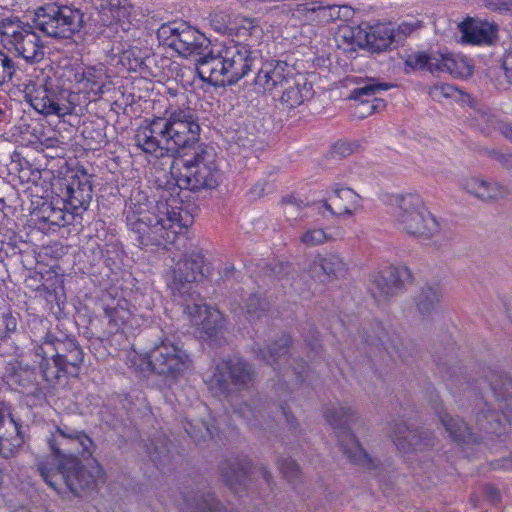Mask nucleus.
I'll return each mask as SVG.
<instances>
[{
	"mask_svg": "<svg viewBox=\"0 0 512 512\" xmlns=\"http://www.w3.org/2000/svg\"><path fill=\"white\" fill-rule=\"evenodd\" d=\"M157 38L162 46L183 57L200 56L210 46V40L185 21L162 24L157 30Z\"/></svg>",
	"mask_w": 512,
	"mask_h": 512,
	"instance_id": "9",
	"label": "nucleus"
},
{
	"mask_svg": "<svg viewBox=\"0 0 512 512\" xmlns=\"http://www.w3.org/2000/svg\"><path fill=\"white\" fill-rule=\"evenodd\" d=\"M255 52L247 44L230 42L224 45V63L228 70L227 85L243 78L253 66Z\"/></svg>",
	"mask_w": 512,
	"mask_h": 512,
	"instance_id": "18",
	"label": "nucleus"
},
{
	"mask_svg": "<svg viewBox=\"0 0 512 512\" xmlns=\"http://www.w3.org/2000/svg\"><path fill=\"white\" fill-rule=\"evenodd\" d=\"M81 10L59 3L38 7L33 16L35 28L46 36L60 39L71 38L84 24Z\"/></svg>",
	"mask_w": 512,
	"mask_h": 512,
	"instance_id": "8",
	"label": "nucleus"
},
{
	"mask_svg": "<svg viewBox=\"0 0 512 512\" xmlns=\"http://www.w3.org/2000/svg\"><path fill=\"white\" fill-rule=\"evenodd\" d=\"M48 444L52 455L39 458L36 469L45 483L56 492L64 488L79 496L95 487L96 478L103 470L96 465L90 470L79 460L91 457L94 450L92 439L83 431L62 421L51 434Z\"/></svg>",
	"mask_w": 512,
	"mask_h": 512,
	"instance_id": "1",
	"label": "nucleus"
},
{
	"mask_svg": "<svg viewBox=\"0 0 512 512\" xmlns=\"http://www.w3.org/2000/svg\"><path fill=\"white\" fill-rule=\"evenodd\" d=\"M16 375L19 378V384L23 387H28L33 385L36 382V373L35 370L29 368L28 366L22 367L20 366Z\"/></svg>",
	"mask_w": 512,
	"mask_h": 512,
	"instance_id": "53",
	"label": "nucleus"
},
{
	"mask_svg": "<svg viewBox=\"0 0 512 512\" xmlns=\"http://www.w3.org/2000/svg\"><path fill=\"white\" fill-rule=\"evenodd\" d=\"M30 105L45 116L56 115L63 117L71 114L75 103L70 98H27Z\"/></svg>",
	"mask_w": 512,
	"mask_h": 512,
	"instance_id": "35",
	"label": "nucleus"
},
{
	"mask_svg": "<svg viewBox=\"0 0 512 512\" xmlns=\"http://www.w3.org/2000/svg\"><path fill=\"white\" fill-rule=\"evenodd\" d=\"M395 202L396 221L406 233L417 238L430 239L440 232L438 221L427 210L418 194L398 195Z\"/></svg>",
	"mask_w": 512,
	"mask_h": 512,
	"instance_id": "7",
	"label": "nucleus"
},
{
	"mask_svg": "<svg viewBox=\"0 0 512 512\" xmlns=\"http://www.w3.org/2000/svg\"><path fill=\"white\" fill-rule=\"evenodd\" d=\"M485 496L487 499H489L491 502L495 503L500 500V494L499 491L492 485H488L485 487Z\"/></svg>",
	"mask_w": 512,
	"mask_h": 512,
	"instance_id": "61",
	"label": "nucleus"
},
{
	"mask_svg": "<svg viewBox=\"0 0 512 512\" xmlns=\"http://www.w3.org/2000/svg\"><path fill=\"white\" fill-rule=\"evenodd\" d=\"M503 168L512 170V153H502L497 161Z\"/></svg>",
	"mask_w": 512,
	"mask_h": 512,
	"instance_id": "62",
	"label": "nucleus"
},
{
	"mask_svg": "<svg viewBox=\"0 0 512 512\" xmlns=\"http://www.w3.org/2000/svg\"><path fill=\"white\" fill-rule=\"evenodd\" d=\"M75 83L69 96L74 94H104L110 93L112 83L103 65L86 67L82 72L75 73Z\"/></svg>",
	"mask_w": 512,
	"mask_h": 512,
	"instance_id": "19",
	"label": "nucleus"
},
{
	"mask_svg": "<svg viewBox=\"0 0 512 512\" xmlns=\"http://www.w3.org/2000/svg\"><path fill=\"white\" fill-rule=\"evenodd\" d=\"M484 154H486L489 158L498 161L499 157H501L502 153L500 150L497 149H489V148H483L481 150Z\"/></svg>",
	"mask_w": 512,
	"mask_h": 512,
	"instance_id": "64",
	"label": "nucleus"
},
{
	"mask_svg": "<svg viewBox=\"0 0 512 512\" xmlns=\"http://www.w3.org/2000/svg\"><path fill=\"white\" fill-rule=\"evenodd\" d=\"M442 296L439 284H425L414 298L416 309L422 316L430 315L440 302Z\"/></svg>",
	"mask_w": 512,
	"mask_h": 512,
	"instance_id": "38",
	"label": "nucleus"
},
{
	"mask_svg": "<svg viewBox=\"0 0 512 512\" xmlns=\"http://www.w3.org/2000/svg\"><path fill=\"white\" fill-rule=\"evenodd\" d=\"M290 267L291 266L288 263L277 262L273 266L268 265L266 273L270 277H276L278 279H283L286 276H288V274L290 272Z\"/></svg>",
	"mask_w": 512,
	"mask_h": 512,
	"instance_id": "54",
	"label": "nucleus"
},
{
	"mask_svg": "<svg viewBox=\"0 0 512 512\" xmlns=\"http://www.w3.org/2000/svg\"><path fill=\"white\" fill-rule=\"evenodd\" d=\"M248 462L227 461L221 466L223 481L235 493L246 489L248 481Z\"/></svg>",
	"mask_w": 512,
	"mask_h": 512,
	"instance_id": "34",
	"label": "nucleus"
},
{
	"mask_svg": "<svg viewBox=\"0 0 512 512\" xmlns=\"http://www.w3.org/2000/svg\"><path fill=\"white\" fill-rule=\"evenodd\" d=\"M335 197L341 201H345L347 206L353 210L358 206L359 196L350 188H335Z\"/></svg>",
	"mask_w": 512,
	"mask_h": 512,
	"instance_id": "50",
	"label": "nucleus"
},
{
	"mask_svg": "<svg viewBox=\"0 0 512 512\" xmlns=\"http://www.w3.org/2000/svg\"><path fill=\"white\" fill-rule=\"evenodd\" d=\"M434 409L442 426L454 441L460 443L476 442V437L462 419L449 415L441 403H436Z\"/></svg>",
	"mask_w": 512,
	"mask_h": 512,
	"instance_id": "29",
	"label": "nucleus"
},
{
	"mask_svg": "<svg viewBox=\"0 0 512 512\" xmlns=\"http://www.w3.org/2000/svg\"><path fill=\"white\" fill-rule=\"evenodd\" d=\"M339 39L346 43L350 50H355L356 47L364 48L367 42V35H365V28L346 27L339 32Z\"/></svg>",
	"mask_w": 512,
	"mask_h": 512,
	"instance_id": "44",
	"label": "nucleus"
},
{
	"mask_svg": "<svg viewBox=\"0 0 512 512\" xmlns=\"http://www.w3.org/2000/svg\"><path fill=\"white\" fill-rule=\"evenodd\" d=\"M278 467L283 476L290 482L295 481L300 476L299 465L290 458H282L278 460Z\"/></svg>",
	"mask_w": 512,
	"mask_h": 512,
	"instance_id": "47",
	"label": "nucleus"
},
{
	"mask_svg": "<svg viewBox=\"0 0 512 512\" xmlns=\"http://www.w3.org/2000/svg\"><path fill=\"white\" fill-rule=\"evenodd\" d=\"M315 264L319 265L323 273L331 278L338 279L344 277L347 272V264L336 253L319 255L315 260Z\"/></svg>",
	"mask_w": 512,
	"mask_h": 512,
	"instance_id": "40",
	"label": "nucleus"
},
{
	"mask_svg": "<svg viewBox=\"0 0 512 512\" xmlns=\"http://www.w3.org/2000/svg\"><path fill=\"white\" fill-rule=\"evenodd\" d=\"M187 512H226L222 504L210 493L185 498Z\"/></svg>",
	"mask_w": 512,
	"mask_h": 512,
	"instance_id": "39",
	"label": "nucleus"
},
{
	"mask_svg": "<svg viewBox=\"0 0 512 512\" xmlns=\"http://www.w3.org/2000/svg\"><path fill=\"white\" fill-rule=\"evenodd\" d=\"M147 366L158 375L177 379L192 366V360L181 345L165 338L148 354Z\"/></svg>",
	"mask_w": 512,
	"mask_h": 512,
	"instance_id": "11",
	"label": "nucleus"
},
{
	"mask_svg": "<svg viewBox=\"0 0 512 512\" xmlns=\"http://www.w3.org/2000/svg\"><path fill=\"white\" fill-rule=\"evenodd\" d=\"M134 141L143 152L163 156L166 151L162 119L152 121L147 126L139 127L134 135Z\"/></svg>",
	"mask_w": 512,
	"mask_h": 512,
	"instance_id": "25",
	"label": "nucleus"
},
{
	"mask_svg": "<svg viewBox=\"0 0 512 512\" xmlns=\"http://www.w3.org/2000/svg\"><path fill=\"white\" fill-rule=\"evenodd\" d=\"M255 378L256 371L252 364L242 358H233L217 363L206 383L215 396L221 397L232 387L238 390L248 387Z\"/></svg>",
	"mask_w": 512,
	"mask_h": 512,
	"instance_id": "10",
	"label": "nucleus"
},
{
	"mask_svg": "<svg viewBox=\"0 0 512 512\" xmlns=\"http://www.w3.org/2000/svg\"><path fill=\"white\" fill-rule=\"evenodd\" d=\"M38 358L40 359L39 368L42 376L49 385H55L59 381L62 373L73 372L66 366L59 364L58 361H55V358H51L50 356Z\"/></svg>",
	"mask_w": 512,
	"mask_h": 512,
	"instance_id": "42",
	"label": "nucleus"
},
{
	"mask_svg": "<svg viewBox=\"0 0 512 512\" xmlns=\"http://www.w3.org/2000/svg\"><path fill=\"white\" fill-rule=\"evenodd\" d=\"M237 274V271L234 266H227L223 269L221 276L224 280H230L232 278H235Z\"/></svg>",
	"mask_w": 512,
	"mask_h": 512,
	"instance_id": "63",
	"label": "nucleus"
},
{
	"mask_svg": "<svg viewBox=\"0 0 512 512\" xmlns=\"http://www.w3.org/2000/svg\"><path fill=\"white\" fill-rule=\"evenodd\" d=\"M36 357L50 356L70 370H77L84 360V352L74 337L47 334L43 343L34 349Z\"/></svg>",
	"mask_w": 512,
	"mask_h": 512,
	"instance_id": "14",
	"label": "nucleus"
},
{
	"mask_svg": "<svg viewBox=\"0 0 512 512\" xmlns=\"http://www.w3.org/2000/svg\"><path fill=\"white\" fill-rule=\"evenodd\" d=\"M302 103L303 101L300 98H278V103L275 106L283 112H289Z\"/></svg>",
	"mask_w": 512,
	"mask_h": 512,
	"instance_id": "57",
	"label": "nucleus"
},
{
	"mask_svg": "<svg viewBox=\"0 0 512 512\" xmlns=\"http://www.w3.org/2000/svg\"><path fill=\"white\" fill-rule=\"evenodd\" d=\"M363 142L357 139H340L330 148V154L333 158L343 159L354 153L363 151Z\"/></svg>",
	"mask_w": 512,
	"mask_h": 512,
	"instance_id": "43",
	"label": "nucleus"
},
{
	"mask_svg": "<svg viewBox=\"0 0 512 512\" xmlns=\"http://www.w3.org/2000/svg\"><path fill=\"white\" fill-rule=\"evenodd\" d=\"M494 128L498 130L507 140L512 143V125L503 121H493L492 119H488Z\"/></svg>",
	"mask_w": 512,
	"mask_h": 512,
	"instance_id": "58",
	"label": "nucleus"
},
{
	"mask_svg": "<svg viewBox=\"0 0 512 512\" xmlns=\"http://www.w3.org/2000/svg\"><path fill=\"white\" fill-rule=\"evenodd\" d=\"M181 305L190 322L199 327L208 337L216 336L223 329L222 313L203 303L199 296L194 297V300H187Z\"/></svg>",
	"mask_w": 512,
	"mask_h": 512,
	"instance_id": "17",
	"label": "nucleus"
},
{
	"mask_svg": "<svg viewBox=\"0 0 512 512\" xmlns=\"http://www.w3.org/2000/svg\"><path fill=\"white\" fill-rule=\"evenodd\" d=\"M416 64L421 67H427L432 72L443 71L458 76L461 74L460 66L463 65V61H458L450 53L436 52L417 55Z\"/></svg>",
	"mask_w": 512,
	"mask_h": 512,
	"instance_id": "30",
	"label": "nucleus"
},
{
	"mask_svg": "<svg viewBox=\"0 0 512 512\" xmlns=\"http://www.w3.org/2000/svg\"><path fill=\"white\" fill-rule=\"evenodd\" d=\"M170 172L179 188L194 192L215 189L221 180L217 153L205 144L172 159Z\"/></svg>",
	"mask_w": 512,
	"mask_h": 512,
	"instance_id": "3",
	"label": "nucleus"
},
{
	"mask_svg": "<svg viewBox=\"0 0 512 512\" xmlns=\"http://www.w3.org/2000/svg\"><path fill=\"white\" fill-rule=\"evenodd\" d=\"M462 189L472 197L486 204L495 203L508 194V189L504 185L497 181L488 180L479 176H470L464 179Z\"/></svg>",
	"mask_w": 512,
	"mask_h": 512,
	"instance_id": "21",
	"label": "nucleus"
},
{
	"mask_svg": "<svg viewBox=\"0 0 512 512\" xmlns=\"http://www.w3.org/2000/svg\"><path fill=\"white\" fill-rule=\"evenodd\" d=\"M16 72L14 61L0 50V85L12 79Z\"/></svg>",
	"mask_w": 512,
	"mask_h": 512,
	"instance_id": "48",
	"label": "nucleus"
},
{
	"mask_svg": "<svg viewBox=\"0 0 512 512\" xmlns=\"http://www.w3.org/2000/svg\"><path fill=\"white\" fill-rule=\"evenodd\" d=\"M92 185L84 176L83 178H73L66 187V202L73 210H87L92 200Z\"/></svg>",
	"mask_w": 512,
	"mask_h": 512,
	"instance_id": "32",
	"label": "nucleus"
},
{
	"mask_svg": "<svg viewBox=\"0 0 512 512\" xmlns=\"http://www.w3.org/2000/svg\"><path fill=\"white\" fill-rule=\"evenodd\" d=\"M148 60L146 52L138 47L107 55V63L117 72H137L141 75L149 73Z\"/></svg>",
	"mask_w": 512,
	"mask_h": 512,
	"instance_id": "24",
	"label": "nucleus"
},
{
	"mask_svg": "<svg viewBox=\"0 0 512 512\" xmlns=\"http://www.w3.org/2000/svg\"><path fill=\"white\" fill-rule=\"evenodd\" d=\"M502 66L505 71L506 78L512 84V51L505 55Z\"/></svg>",
	"mask_w": 512,
	"mask_h": 512,
	"instance_id": "60",
	"label": "nucleus"
},
{
	"mask_svg": "<svg viewBox=\"0 0 512 512\" xmlns=\"http://www.w3.org/2000/svg\"><path fill=\"white\" fill-rule=\"evenodd\" d=\"M203 266V255L195 251L185 254L182 259L176 262L169 287L174 300L179 304L187 300H194V297L199 296V294L192 291V285L204 277Z\"/></svg>",
	"mask_w": 512,
	"mask_h": 512,
	"instance_id": "13",
	"label": "nucleus"
},
{
	"mask_svg": "<svg viewBox=\"0 0 512 512\" xmlns=\"http://www.w3.org/2000/svg\"><path fill=\"white\" fill-rule=\"evenodd\" d=\"M166 152H177L192 148L199 141L200 126L190 111L173 112L168 119H162Z\"/></svg>",
	"mask_w": 512,
	"mask_h": 512,
	"instance_id": "12",
	"label": "nucleus"
},
{
	"mask_svg": "<svg viewBox=\"0 0 512 512\" xmlns=\"http://www.w3.org/2000/svg\"><path fill=\"white\" fill-rule=\"evenodd\" d=\"M46 220L51 225H56L59 227L64 226L69 223L68 220L66 219V214L64 213V211L61 209H54V208L50 209V213L48 214V216H46Z\"/></svg>",
	"mask_w": 512,
	"mask_h": 512,
	"instance_id": "56",
	"label": "nucleus"
},
{
	"mask_svg": "<svg viewBox=\"0 0 512 512\" xmlns=\"http://www.w3.org/2000/svg\"><path fill=\"white\" fill-rule=\"evenodd\" d=\"M290 344V337L288 335H282L277 341L269 345L267 349L255 344L253 351L258 359L264 361L275 371L281 372L283 370L282 364L287 362Z\"/></svg>",
	"mask_w": 512,
	"mask_h": 512,
	"instance_id": "28",
	"label": "nucleus"
},
{
	"mask_svg": "<svg viewBox=\"0 0 512 512\" xmlns=\"http://www.w3.org/2000/svg\"><path fill=\"white\" fill-rule=\"evenodd\" d=\"M345 108L350 115L357 119H364L373 113L381 112L386 108L384 98H346Z\"/></svg>",
	"mask_w": 512,
	"mask_h": 512,
	"instance_id": "36",
	"label": "nucleus"
},
{
	"mask_svg": "<svg viewBox=\"0 0 512 512\" xmlns=\"http://www.w3.org/2000/svg\"><path fill=\"white\" fill-rule=\"evenodd\" d=\"M268 302L260 294H252L245 301L247 317L250 321L258 320L265 315Z\"/></svg>",
	"mask_w": 512,
	"mask_h": 512,
	"instance_id": "45",
	"label": "nucleus"
},
{
	"mask_svg": "<svg viewBox=\"0 0 512 512\" xmlns=\"http://www.w3.org/2000/svg\"><path fill=\"white\" fill-rule=\"evenodd\" d=\"M410 278L411 272L406 266H387L371 276L369 291L377 303L386 304Z\"/></svg>",
	"mask_w": 512,
	"mask_h": 512,
	"instance_id": "15",
	"label": "nucleus"
},
{
	"mask_svg": "<svg viewBox=\"0 0 512 512\" xmlns=\"http://www.w3.org/2000/svg\"><path fill=\"white\" fill-rule=\"evenodd\" d=\"M487 6L492 11L512 15V0H488Z\"/></svg>",
	"mask_w": 512,
	"mask_h": 512,
	"instance_id": "55",
	"label": "nucleus"
},
{
	"mask_svg": "<svg viewBox=\"0 0 512 512\" xmlns=\"http://www.w3.org/2000/svg\"><path fill=\"white\" fill-rule=\"evenodd\" d=\"M105 315L108 318V323L111 332L125 331L133 327L134 316L128 309L127 301H119L113 307L107 306L105 308Z\"/></svg>",
	"mask_w": 512,
	"mask_h": 512,
	"instance_id": "37",
	"label": "nucleus"
},
{
	"mask_svg": "<svg viewBox=\"0 0 512 512\" xmlns=\"http://www.w3.org/2000/svg\"><path fill=\"white\" fill-rule=\"evenodd\" d=\"M356 84L357 86L351 91L350 96H366L370 94H379L392 88L393 85L387 82H379L375 79L359 80L356 77L347 79V86Z\"/></svg>",
	"mask_w": 512,
	"mask_h": 512,
	"instance_id": "41",
	"label": "nucleus"
},
{
	"mask_svg": "<svg viewBox=\"0 0 512 512\" xmlns=\"http://www.w3.org/2000/svg\"><path fill=\"white\" fill-rule=\"evenodd\" d=\"M331 237L322 229L307 230L301 237V242L308 246H316L330 241Z\"/></svg>",
	"mask_w": 512,
	"mask_h": 512,
	"instance_id": "46",
	"label": "nucleus"
},
{
	"mask_svg": "<svg viewBox=\"0 0 512 512\" xmlns=\"http://www.w3.org/2000/svg\"><path fill=\"white\" fill-rule=\"evenodd\" d=\"M462 39L470 44H490L497 36L498 26L495 23L469 18L459 24Z\"/></svg>",
	"mask_w": 512,
	"mask_h": 512,
	"instance_id": "27",
	"label": "nucleus"
},
{
	"mask_svg": "<svg viewBox=\"0 0 512 512\" xmlns=\"http://www.w3.org/2000/svg\"><path fill=\"white\" fill-rule=\"evenodd\" d=\"M236 412L248 422L256 417L255 410L248 403L241 404Z\"/></svg>",
	"mask_w": 512,
	"mask_h": 512,
	"instance_id": "59",
	"label": "nucleus"
},
{
	"mask_svg": "<svg viewBox=\"0 0 512 512\" xmlns=\"http://www.w3.org/2000/svg\"><path fill=\"white\" fill-rule=\"evenodd\" d=\"M284 66L283 62L264 64L254 79V93H271L284 80Z\"/></svg>",
	"mask_w": 512,
	"mask_h": 512,
	"instance_id": "31",
	"label": "nucleus"
},
{
	"mask_svg": "<svg viewBox=\"0 0 512 512\" xmlns=\"http://www.w3.org/2000/svg\"><path fill=\"white\" fill-rule=\"evenodd\" d=\"M23 443L19 424L7 408L0 407V455L4 458L14 456Z\"/></svg>",
	"mask_w": 512,
	"mask_h": 512,
	"instance_id": "23",
	"label": "nucleus"
},
{
	"mask_svg": "<svg viewBox=\"0 0 512 512\" xmlns=\"http://www.w3.org/2000/svg\"><path fill=\"white\" fill-rule=\"evenodd\" d=\"M459 93L460 96H467L462 91H458L454 86L447 83L436 84L429 90L430 96H455Z\"/></svg>",
	"mask_w": 512,
	"mask_h": 512,
	"instance_id": "51",
	"label": "nucleus"
},
{
	"mask_svg": "<svg viewBox=\"0 0 512 512\" xmlns=\"http://www.w3.org/2000/svg\"><path fill=\"white\" fill-rule=\"evenodd\" d=\"M127 227L136 235L141 247L172 244L187 225L181 212L167 200L155 203L140 192L132 196L124 210Z\"/></svg>",
	"mask_w": 512,
	"mask_h": 512,
	"instance_id": "2",
	"label": "nucleus"
},
{
	"mask_svg": "<svg viewBox=\"0 0 512 512\" xmlns=\"http://www.w3.org/2000/svg\"><path fill=\"white\" fill-rule=\"evenodd\" d=\"M230 141L243 149H249L254 144V135L248 133L245 129H238L234 131L230 136Z\"/></svg>",
	"mask_w": 512,
	"mask_h": 512,
	"instance_id": "49",
	"label": "nucleus"
},
{
	"mask_svg": "<svg viewBox=\"0 0 512 512\" xmlns=\"http://www.w3.org/2000/svg\"><path fill=\"white\" fill-rule=\"evenodd\" d=\"M388 435L402 453L424 451L434 446L435 438L429 430L412 429L403 421L388 425Z\"/></svg>",
	"mask_w": 512,
	"mask_h": 512,
	"instance_id": "16",
	"label": "nucleus"
},
{
	"mask_svg": "<svg viewBox=\"0 0 512 512\" xmlns=\"http://www.w3.org/2000/svg\"><path fill=\"white\" fill-rule=\"evenodd\" d=\"M196 60L201 77H208L214 85L225 86L228 80V70L224 63V45L217 49L201 54Z\"/></svg>",
	"mask_w": 512,
	"mask_h": 512,
	"instance_id": "22",
	"label": "nucleus"
},
{
	"mask_svg": "<svg viewBox=\"0 0 512 512\" xmlns=\"http://www.w3.org/2000/svg\"><path fill=\"white\" fill-rule=\"evenodd\" d=\"M491 395L477 405L475 422L481 431L501 434L512 421V380L502 373L489 377Z\"/></svg>",
	"mask_w": 512,
	"mask_h": 512,
	"instance_id": "5",
	"label": "nucleus"
},
{
	"mask_svg": "<svg viewBox=\"0 0 512 512\" xmlns=\"http://www.w3.org/2000/svg\"><path fill=\"white\" fill-rule=\"evenodd\" d=\"M294 11L304 15L308 20L329 23L346 17L349 8L332 3L330 0H320L299 3L295 6Z\"/></svg>",
	"mask_w": 512,
	"mask_h": 512,
	"instance_id": "20",
	"label": "nucleus"
},
{
	"mask_svg": "<svg viewBox=\"0 0 512 512\" xmlns=\"http://www.w3.org/2000/svg\"><path fill=\"white\" fill-rule=\"evenodd\" d=\"M0 41L3 47L27 64H36L45 57V47L41 37L29 23L18 17L0 20Z\"/></svg>",
	"mask_w": 512,
	"mask_h": 512,
	"instance_id": "6",
	"label": "nucleus"
},
{
	"mask_svg": "<svg viewBox=\"0 0 512 512\" xmlns=\"http://www.w3.org/2000/svg\"><path fill=\"white\" fill-rule=\"evenodd\" d=\"M324 207L329 210L332 214L335 215H352L353 211L350 206L342 205L341 200L337 199L335 196L331 198V203L327 201L324 202Z\"/></svg>",
	"mask_w": 512,
	"mask_h": 512,
	"instance_id": "52",
	"label": "nucleus"
},
{
	"mask_svg": "<svg viewBox=\"0 0 512 512\" xmlns=\"http://www.w3.org/2000/svg\"><path fill=\"white\" fill-rule=\"evenodd\" d=\"M324 417L335 430L341 450L347 459L352 464L368 471H374L375 475L381 476L378 461L363 449L351 432L356 425L361 424L353 407L346 403L330 404L324 410Z\"/></svg>",
	"mask_w": 512,
	"mask_h": 512,
	"instance_id": "4",
	"label": "nucleus"
},
{
	"mask_svg": "<svg viewBox=\"0 0 512 512\" xmlns=\"http://www.w3.org/2000/svg\"><path fill=\"white\" fill-rule=\"evenodd\" d=\"M98 21L104 26H110L116 22H130L132 5L128 0H95L93 2Z\"/></svg>",
	"mask_w": 512,
	"mask_h": 512,
	"instance_id": "26",
	"label": "nucleus"
},
{
	"mask_svg": "<svg viewBox=\"0 0 512 512\" xmlns=\"http://www.w3.org/2000/svg\"><path fill=\"white\" fill-rule=\"evenodd\" d=\"M367 42L364 48L371 52H382L390 47L396 41L394 29L388 24H376L365 28Z\"/></svg>",
	"mask_w": 512,
	"mask_h": 512,
	"instance_id": "33",
	"label": "nucleus"
}]
</instances>
